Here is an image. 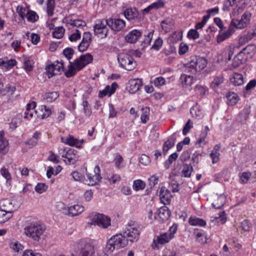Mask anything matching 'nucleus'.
Segmentation results:
<instances>
[{
  "label": "nucleus",
  "instance_id": "obj_1",
  "mask_svg": "<svg viewBox=\"0 0 256 256\" xmlns=\"http://www.w3.org/2000/svg\"><path fill=\"white\" fill-rule=\"evenodd\" d=\"M92 56L90 54H86L81 56L75 60L74 63L70 62L68 66V70L65 72V76L68 78L72 77L88 64L92 61Z\"/></svg>",
  "mask_w": 256,
  "mask_h": 256
},
{
  "label": "nucleus",
  "instance_id": "obj_2",
  "mask_svg": "<svg viewBox=\"0 0 256 256\" xmlns=\"http://www.w3.org/2000/svg\"><path fill=\"white\" fill-rule=\"evenodd\" d=\"M128 244V240L122 234H117L112 236L106 241L105 250L111 254L115 250L126 247Z\"/></svg>",
  "mask_w": 256,
  "mask_h": 256
},
{
  "label": "nucleus",
  "instance_id": "obj_3",
  "mask_svg": "<svg viewBox=\"0 0 256 256\" xmlns=\"http://www.w3.org/2000/svg\"><path fill=\"white\" fill-rule=\"evenodd\" d=\"M46 230L44 224L40 222H34L24 228V233L33 240L38 242L42 237Z\"/></svg>",
  "mask_w": 256,
  "mask_h": 256
},
{
  "label": "nucleus",
  "instance_id": "obj_4",
  "mask_svg": "<svg viewBox=\"0 0 256 256\" xmlns=\"http://www.w3.org/2000/svg\"><path fill=\"white\" fill-rule=\"evenodd\" d=\"M207 60L202 57H194L186 64L185 71L192 74L201 72L207 66Z\"/></svg>",
  "mask_w": 256,
  "mask_h": 256
},
{
  "label": "nucleus",
  "instance_id": "obj_5",
  "mask_svg": "<svg viewBox=\"0 0 256 256\" xmlns=\"http://www.w3.org/2000/svg\"><path fill=\"white\" fill-rule=\"evenodd\" d=\"M89 224L97 226L100 228H107L111 225V219L102 214L92 213L89 216Z\"/></svg>",
  "mask_w": 256,
  "mask_h": 256
},
{
  "label": "nucleus",
  "instance_id": "obj_6",
  "mask_svg": "<svg viewBox=\"0 0 256 256\" xmlns=\"http://www.w3.org/2000/svg\"><path fill=\"white\" fill-rule=\"evenodd\" d=\"M118 60L120 66L128 70H132L136 68V62L129 54L120 53L118 56Z\"/></svg>",
  "mask_w": 256,
  "mask_h": 256
},
{
  "label": "nucleus",
  "instance_id": "obj_7",
  "mask_svg": "<svg viewBox=\"0 0 256 256\" xmlns=\"http://www.w3.org/2000/svg\"><path fill=\"white\" fill-rule=\"evenodd\" d=\"M177 226L176 225H172L166 232L160 234L157 236L156 240H154L155 247L158 248V244H164L168 242L174 238Z\"/></svg>",
  "mask_w": 256,
  "mask_h": 256
},
{
  "label": "nucleus",
  "instance_id": "obj_8",
  "mask_svg": "<svg viewBox=\"0 0 256 256\" xmlns=\"http://www.w3.org/2000/svg\"><path fill=\"white\" fill-rule=\"evenodd\" d=\"M252 15L251 12L246 11L242 15L240 19H232L230 22L231 26L239 30L246 28L250 24Z\"/></svg>",
  "mask_w": 256,
  "mask_h": 256
},
{
  "label": "nucleus",
  "instance_id": "obj_9",
  "mask_svg": "<svg viewBox=\"0 0 256 256\" xmlns=\"http://www.w3.org/2000/svg\"><path fill=\"white\" fill-rule=\"evenodd\" d=\"M95 243L94 240L86 242L81 248L76 252L75 254H72L71 256H94L95 252Z\"/></svg>",
  "mask_w": 256,
  "mask_h": 256
},
{
  "label": "nucleus",
  "instance_id": "obj_10",
  "mask_svg": "<svg viewBox=\"0 0 256 256\" xmlns=\"http://www.w3.org/2000/svg\"><path fill=\"white\" fill-rule=\"evenodd\" d=\"M100 168L97 165L94 167V172L92 173H86L87 180L86 181L88 185L93 186L100 183L102 179L100 174Z\"/></svg>",
  "mask_w": 256,
  "mask_h": 256
},
{
  "label": "nucleus",
  "instance_id": "obj_11",
  "mask_svg": "<svg viewBox=\"0 0 256 256\" xmlns=\"http://www.w3.org/2000/svg\"><path fill=\"white\" fill-rule=\"evenodd\" d=\"M246 0H226L224 4V10H230L229 7L230 6H235L237 8V12L235 10L232 12L234 16H236L240 12H242L243 9V6L245 4Z\"/></svg>",
  "mask_w": 256,
  "mask_h": 256
},
{
  "label": "nucleus",
  "instance_id": "obj_12",
  "mask_svg": "<svg viewBox=\"0 0 256 256\" xmlns=\"http://www.w3.org/2000/svg\"><path fill=\"white\" fill-rule=\"evenodd\" d=\"M124 235L127 240L132 242H134L138 240L140 232L138 228L135 225H128L124 232Z\"/></svg>",
  "mask_w": 256,
  "mask_h": 256
},
{
  "label": "nucleus",
  "instance_id": "obj_13",
  "mask_svg": "<svg viewBox=\"0 0 256 256\" xmlns=\"http://www.w3.org/2000/svg\"><path fill=\"white\" fill-rule=\"evenodd\" d=\"M107 25L108 26V19L98 20L94 26L95 34L101 38L106 36L108 32Z\"/></svg>",
  "mask_w": 256,
  "mask_h": 256
},
{
  "label": "nucleus",
  "instance_id": "obj_14",
  "mask_svg": "<svg viewBox=\"0 0 256 256\" xmlns=\"http://www.w3.org/2000/svg\"><path fill=\"white\" fill-rule=\"evenodd\" d=\"M208 200L214 208H220L226 202V196L224 194H214L209 197Z\"/></svg>",
  "mask_w": 256,
  "mask_h": 256
},
{
  "label": "nucleus",
  "instance_id": "obj_15",
  "mask_svg": "<svg viewBox=\"0 0 256 256\" xmlns=\"http://www.w3.org/2000/svg\"><path fill=\"white\" fill-rule=\"evenodd\" d=\"M108 26L113 30L119 32L126 26L124 20L118 18H110L108 19Z\"/></svg>",
  "mask_w": 256,
  "mask_h": 256
},
{
  "label": "nucleus",
  "instance_id": "obj_16",
  "mask_svg": "<svg viewBox=\"0 0 256 256\" xmlns=\"http://www.w3.org/2000/svg\"><path fill=\"white\" fill-rule=\"evenodd\" d=\"M63 63H60L58 62L46 66V72L49 78L54 75L60 74L61 70H63Z\"/></svg>",
  "mask_w": 256,
  "mask_h": 256
},
{
  "label": "nucleus",
  "instance_id": "obj_17",
  "mask_svg": "<svg viewBox=\"0 0 256 256\" xmlns=\"http://www.w3.org/2000/svg\"><path fill=\"white\" fill-rule=\"evenodd\" d=\"M142 85V81L140 78H132L126 84V88L131 94L137 92Z\"/></svg>",
  "mask_w": 256,
  "mask_h": 256
},
{
  "label": "nucleus",
  "instance_id": "obj_18",
  "mask_svg": "<svg viewBox=\"0 0 256 256\" xmlns=\"http://www.w3.org/2000/svg\"><path fill=\"white\" fill-rule=\"evenodd\" d=\"M240 52L247 61L251 59L256 53V46L254 44L248 45Z\"/></svg>",
  "mask_w": 256,
  "mask_h": 256
},
{
  "label": "nucleus",
  "instance_id": "obj_19",
  "mask_svg": "<svg viewBox=\"0 0 256 256\" xmlns=\"http://www.w3.org/2000/svg\"><path fill=\"white\" fill-rule=\"evenodd\" d=\"M0 204L2 210L10 214H12L16 208L15 204L11 199L2 200L0 201Z\"/></svg>",
  "mask_w": 256,
  "mask_h": 256
},
{
  "label": "nucleus",
  "instance_id": "obj_20",
  "mask_svg": "<svg viewBox=\"0 0 256 256\" xmlns=\"http://www.w3.org/2000/svg\"><path fill=\"white\" fill-rule=\"evenodd\" d=\"M117 88V83L114 82L111 85L107 86L102 90L100 91L98 96L100 98H104L106 96H110L115 92Z\"/></svg>",
  "mask_w": 256,
  "mask_h": 256
},
{
  "label": "nucleus",
  "instance_id": "obj_21",
  "mask_svg": "<svg viewBox=\"0 0 256 256\" xmlns=\"http://www.w3.org/2000/svg\"><path fill=\"white\" fill-rule=\"evenodd\" d=\"M66 154H65V163L69 164H74L77 160V156H76V151L73 149H66Z\"/></svg>",
  "mask_w": 256,
  "mask_h": 256
},
{
  "label": "nucleus",
  "instance_id": "obj_22",
  "mask_svg": "<svg viewBox=\"0 0 256 256\" xmlns=\"http://www.w3.org/2000/svg\"><path fill=\"white\" fill-rule=\"evenodd\" d=\"M180 83L183 88H190L194 82L192 76L185 74H182L180 78Z\"/></svg>",
  "mask_w": 256,
  "mask_h": 256
},
{
  "label": "nucleus",
  "instance_id": "obj_23",
  "mask_svg": "<svg viewBox=\"0 0 256 256\" xmlns=\"http://www.w3.org/2000/svg\"><path fill=\"white\" fill-rule=\"evenodd\" d=\"M160 198L164 204H170L172 198L170 190L164 186L162 187L160 190Z\"/></svg>",
  "mask_w": 256,
  "mask_h": 256
},
{
  "label": "nucleus",
  "instance_id": "obj_24",
  "mask_svg": "<svg viewBox=\"0 0 256 256\" xmlns=\"http://www.w3.org/2000/svg\"><path fill=\"white\" fill-rule=\"evenodd\" d=\"M170 216V213L168 208L166 206H162L156 212H155L154 216V218L158 220L160 219L162 220H167Z\"/></svg>",
  "mask_w": 256,
  "mask_h": 256
},
{
  "label": "nucleus",
  "instance_id": "obj_25",
  "mask_svg": "<svg viewBox=\"0 0 256 256\" xmlns=\"http://www.w3.org/2000/svg\"><path fill=\"white\" fill-rule=\"evenodd\" d=\"M142 36V32L138 30H133L130 32L126 36V41L129 43L136 42Z\"/></svg>",
  "mask_w": 256,
  "mask_h": 256
},
{
  "label": "nucleus",
  "instance_id": "obj_26",
  "mask_svg": "<svg viewBox=\"0 0 256 256\" xmlns=\"http://www.w3.org/2000/svg\"><path fill=\"white\" fill-rule=\"evenodd\" d=\"M235 32V29L233 26H231L230 23L228 28L226 31L224 32H220L217 36V42L218 43L222 42L229 37H230Z\"/></svg>",
  "mask_w": 256,
  "mask_h": 256
},
{
  "label": "nucleus",
  "instance_id": "obj_27",
  "mask_svg": "<svg viewBox=\"0 0 256 256\" xmlns=\"http://www.w3.org/2000/svg\"><path fill=\"white\" fill-rule=\"evenodd\" d=\"M84 210V208L80 204H74L68 208V214L71 216H77Z\"/></svg>",
  "mask_w": 256,
  "mask_h": 256
},
{
  "label": "nucleus",
  "instance_id": "obj_28",
  "mask_svg": "<svg viewBox=\"0 0 256 256\" xmlns=\"http://www.w3.org/2000/svg\"><path fill=\"white\" fill-rule=\"evenodd\" d=\"M84 140L83 139L78 140L74 138L72 136H70L67 138L65 143L72 146H76L78 148H80L82 146Z\"/></svg>",
  "mask_w": 256,
  "mask_h": 256
},
{
  "label": "nucleus",
  "instance_id": "obj_29",
  "mask_svg": "<svg viewBox=\"0 0 256 256\" xmlns=\"http://www.w3.org/2000/svg\"><path fill=\"white\" fill-rule=\"evenodd\" d=\"M250 112V106L244 107L242 111L239 114L237 119L242 124H244Z\"/></svg>",
  "mask_w": 256,
  "mask_h": 256
},
{
  "label": "nucleus",
  "instance_id": "obj_30",
  "mask_svg": "<svg viewBox=\"0 0 256 256\" xmlns=\"http://www.w3.org/2000/svg\"><path fill=\"white\" fill-rule=\"evenodd\" d=\"M230 81L232 84L236 86H241L244 83L243 76L238 73L232 74L230 78Z\"/></svg>",
  "mask_w": 256,
  "mask_h": 256
},
{
  "label": "nucleus",
  "instance_id": "obj_31",
  "mask_svg": "<svg viewBox=\"0 0 256 256\" xmlns=\"http://www.w3.org/2000/svg\"><path fill=\"white\" fill-rule=\"evenodd\" d=\"M164 2L162 0H158L152 3L144 10V12H150L158 10L164 6Z\"/></svg>",
  "mask_w": 256,
  "mask_h": 256
},
{
  "label": "nucleus",
  "instance_id": "obj_32",
  "mask_svg": "<svg viewBox=\"0 0 256 256\" xmlns=\"http://www.w3.org/2000/svg\"><path fill=\"white\" fill-rule=\"evenodd\" d=\"M124 15L126 19L132 20L138 18V12L135 8H129L124 11Z\"/></svg>",
  "mask_w": 256,
  "mask_h": 256
},
{
  "label": "nucleus",
  "instance_id": "obj_33",
  "mask_svg": "<svg viewBox=\"0 0 256 256\" xmlns=\"http://www.w3.org/2000/svg\"><path fill=\"white\" fill-rule=\"evenodd\" d=\"M51 114L50 108L46 106H42L38 111V116L42 119L48 117Z\"/></svg>",
  "mask_w": 256,
  "mask_h": 256
},
{
  "label": "nucleus",
  "instance_id": "obj_34",
  "mask_svg": "<svg viewBox=\"0 0 256 256\" xmlns=\"http://www.w3.org/2000/svg\"><path fill=\"white\" fill-rule=\"evenodd\" d=\"M188 223L192 226H204L206 225V222L202 218L196 216H190L188 219Z\"/></svg>",
  "mask_w": 256,
  "mask_h": 256
},
{
  "label": "nucleus",
  "instance_id": "obj_35",
  "mask_svg": "<svg viewBox=\"0 0 256 256\" xmlns=\"http://www.w3.org/2000/svg\"><path fill=\"white\" fill-rule=\"evenodd\" d=\"M227 104L229 106H234L240 100L238 95L234 92H230L226 96Z\"/></svg>",
  "mask_w": 256,
  "mask_h": 256
},
{
  "label": "nucleus",
  "instance_id": "obj_36",
  "mask_svg": "<svg viewBox=\"0 0 256 256\" xmlns=\"http://www.w3.org/2000/svg\"><path fill=\"white\" fill-rule=\"evenodd\" d=\"M246 62V60L244 58V56L242 55V54L240 52L238 53L236 56L232 61V67L234 68H236L240 66L243 62Z\"/></svg>",
  "mask_w": 256,
  "mask_h": 256
},
{
  "label": "nucleus",
  "instance_id": "obj_37",
  "mask_svg": "<svg viewBox=\"0 0 256 256\" xmlns=\"http://www.w3.org/2000/svg\"><path fill=\"white\" fill-rule=\"evenodd\" d=\"M0 174L6 179V183L10 184L12 176L9 170L6 166H3L0 169Z\"/></svg>",
  "mask_w": 256,
  "mask_h": 256
},
{
  "label": "nucleus",
  "instance_id": "obj_38",
  "mask_svg": "<svg viewBox=\"0 0 256 256\" xmlns=\"http://www.w3.org/2000/svg\"><path fill=\"white\" fill-rule=\"evenodd\" d=\"M220 148V145H216L210 154V156L212 159V162L213 164L216 163L219 160L220 156L219 150Z\"/></svg>",
  "mask_w": 256,
  "mask_h": 256
},
{
  "label": "nucleus",
  "instance_id": "obj_39",
  "mask_svg": "<svg viewBox=\"0 0 256 256\" xmlns=\"http://www.w3.org/2000/svg\"><path fill=\"white\" fill-rule=\"evenodd\" d=\"M190 114L193 117L200 119L204 116L203 111L197 105L192 106L190 109Z\"/></svg>",
  "mask_w": 256,
  "mask_h": 256
},
{
  "label": "nucleus",
  "instance_id": "obj_40",
  "mask_svg": "<svg viewBox=\"0 0 256 256\" xmlns=\"http://www.w3.org/2000/svg\"><path fill=\"white\" fill-rule=\"evenodd\" d=\"M55 9V2L54 0H48L46 11L48 16H51L54 14Z\"/></svg>",
  "mask_w": 256,
  "mask_h": 256
},
{
  "label": "nucleus",
  "instance_id": "obj_41",
  "mask_svg": "<svg viewBox=\"0 0 256 256\" xmlns=\"http://www.w3.org/2000/svg\"><path fill=\"white\" fill-rule=\"evenodd\" d=\"M209 130H210V129L208 128V126H205L204 128V131L201 132V134H200V137L198 140L197 143L198 144H202L204 145H205L206 144L205 140L207 136Z\"/></svg>",
  "mask_w": 256,
  "mask_h": 256
},
{
  "label": "nucleus",
  "instance_id": "obj_42",
  "mask_svg": "<svg viewBox=\"0 0 256 256\" xmlns=\"http://www.w3.org/2000/svg\"><path fill=\"white\" fill-rule=\"evenodd\" d=\"M58 96V92H52L46 93L44 96V98L48 102H52L57 99Z\"/></svg>",
  "mask_w": 256,
  "mask_h": 256
},
{
  "label": "nucleus",
  "instance_id": "obj_43",
  "mask_svg": "<svg viewBox=\"0 0 256 256\" xmlns=\"http://www.w3.org/2000/svg\"><path fill=\"white\" fill-rule=\"evenodd\" d=\"M146 187V183L141 180H136L134 181L132 188L135 191L144 190Z\"/></svg>",
  "mask_w": 256,
  "mask_h": 256
},
{
  "label": "nucleus",
  "instance_id": "obj_44",
  "mask_svg": "<svg viewBox=\"0 0 256 256\" xmlns=\"http://www.w3.org/2000/svg\"><path fill=\"white\" fill-rule=\"evenodd\" d=\"M81 37V32L75 28L72 34H68V39L71 42H74L80 40Z\"/></svg>",
  "mask_w": 256,
  "mask_h": 256
},
{
  "label": "nucleus",
  "instance_id": "obj_45",
  "mask_svg": "<svg viewBox=\"0 0 256 256\" xmlns=\"http://www.w3.org/2000/svg\"><path fill=\"white\" fill-rule=\"evenodd\" d=\"M196 241L201 244L206 243L207 240L206 233L202 230L198 231L196 233Z\"/></svg>",
  "mask_w": 256,
  "mask_h": 256
},
{
  "label": "nucleus",
  "instance_id": "obj_46",
  "mask_svg": "<svg viewBox=\"0 0 256 256\" xmlns=\"http://www.w3.org/2000/svg\"><path fill=\"white\" fill-rule=\"evenodd\" d=\"M150 108L146 107L142 109V113L140 116V119L142 123H146L149 120Z\"/></svg>",
  "mask_w": 256,
  "mask_h": 256
},
{
  "label": "nucleus",
  "instance_id": "obj_47",
  "mask_svg": "<svg viewBox=\"0 0 256 256\" xmlns=\"http://www.w3.org/2000/svg\"><path fill=\"white\" fill-rule=\"evenodd\" d=\"M12 214L0 210V224L4 223L12 217Z\"/></svg>",
  "mask_w": 256,
  "mask_h": 256
},
{
  "label": "nucleus",
  "instance_id": "obj_48",
  "mask_svg": "<svg viewBox=\"0 0 256 256\" xmlns=\"http://www.w3.org/2000/svg\"><path fill=\"white\" fill-rule=\"evenodd\" d=\"M10 248L16 252H18L24 248V246L17 240H12L10 244Z\"/></svg>",
  "mask_w": 256,
  "mask_h": 256
},
{
  "label": "nucleus",
  "instance_id": "obj_49",
  "mask_svg": "<svg viewBox=\"0 0 256 256\" xmlns=\"http://www.w3.org/2000/svg\"><path fill=\"white\" fill-rule=\"evenodd\" d=\"M252 174L250 172H243L239 174L240 182L242 184L247 183L250 179Z\"/></svg>",
  "mask_w": 256,
  "mask_h": 256
},
{
  "label": "nucleus",
  "instance_id": "obj_50",
  "mask_svg": "<svg viewBox=\"0 0 256 256\" xmlns=\"http://www.w3.org/2000/svg\"><path fill=\"white\" fill-rule=\"evenodd\" d=\"M175 143V139L173 136L170 138L164 143L163 146V150L164 152H167L170 148H172Z\"/></svg>",
  "mask_w": 256,
  "mask_h": 256
},
{
  "label": "nucleus",
  "instance_id": "obj_51",
  "mask_svg": "<svg viewBox=\"0 0 256 256\" xmlns=\"http://www.w3.org/2000/svg\"><path fill=\"white\" fill-rule=\"evenodd\" d=\"M192 170L193 168L190 165L186 164L184 166L182 171V176L186 178L190 177Z\"/></svg>",
  "mask_w": 256,
  "mask_h": 256
},
{
  "label": "nucleus",
  "instance_id": "obj_52",
  "mask_svg": "<svg viewBox=\"0 0 256 256\" xmlns=\"http://www.w3.org/2000/svg\"><path fill=\"white\" fill-rule=\"evenodd\" d=\"M178 157V154L176 152L171 154L169 156L168 160H167L164 163L165 167L166 168H169L171 164L177 159Z\"/></svg>",
  "mask_w": 256,
  "mask_h": 256
},
{
  "label": "nucleus",
  "instance_id": "obj_53",
  "mask_svg": "<svg viewBox=\"0 0 256 256\" xmlns=\"http://www.w3.org/2000/svg\"><path fill=\"white\" fill-rule=\"evenodd\" d=\"M224 82V78L222 76H216L211 84V87L213 89L216 88Z\"/></svg>",
  "mask_w": 256,
  "mask_h": 256
},
{
  "label": "nucleus",
  "instance_id": "obj_54",
  "mask_svg": "<svg viewBox=\"0 0 256 256\" xmlns=\"http://www.w3.org/2000/svg\"><path fill=\"white\" fill-rule=\"evenodd\" d=\"M26 17L28 20L31 22H34L37 21L38 18V16L37 14L32 10H28Z\"/></svg>",
  "mask_w": 256,
  "mask_h": 256
},
{
  "label": "nucleus",
  "instance_id": "obj_55",
  "mask_svg": "<svg viewBox=\"0 0 256 256\" xmlns=\"http://www.w3.org/2000/svg\"><path fill=\"white\" fill-rule=\"evenodd\" d=\"M64 34V30L62 26L56 28L52 32V35L56 38H62Z\"/></svg>",
  "mask_w": 256,
  "mask_h": 256
},
{
  "label": "nucleus",
  "instance_id": "obj_56",
  "mask_svg": "<svg viewBox=\"0 0 256 256\" xmlns=\"http://www.w3.org/2000/svg\"><path fill=\"white\" fill-rule=\"evenodd\" d=\"M28 12V10L26 8H24L21 6H18L16 8V12L22 20L26 16Z\"/></svg>",
  "mask_w": 256,
  "mask_h": 256
},
{
  "label": "nucleus",
  "instance_id": "obj_57",
  "mask_svg": "<svg viewBox=\"0 0 256 256\" xmlns=\"http://www.w3.org/2000/svg\"><path fill=\"white\" fill-rule=\"evenodd\" d=\"M200 34L196 29L190 30L187 34V37L190 40H195L198 38Z\"/></svg>",
  "mask_w": 256,
  "mask_h": 256
},
{
  "label": "nucleus",
  "instance_id": "obj_58",
  "mask_svg": "<svg viewBox=\"0 0 256 256\" xmlns=\"http://www.w3.org/2000/svg\"><path fill=\"white\" fill-rule=\"evenodd\" d=\"M8 142L4 140L0 142V153L2 154H6L8 152Z\"/></svg>",
  "mask_w": 256,
  "mask_h": 256
},
{
  "label": "nucleus",
  "instance_id": "obj_59",
  "mask_svg": "<svg viewBox=\"0 0 256 256\" xmlns=\"http://www.w3.org/2000/svg\"><path fill=\"white\" fill-rule=\"evenodd\" d=\"M166 84V81L162 76L157 77L154 80V86L158 88L165 85Z\"/></svg>",
  "mask_w": 256,
  "mask_h": 256
},
{
  "label": "nucleus",
  "instance_id": "obj_60",
  "mask_svg": "<svg viewBox=\"0 0 256 256\" xmlns=\"http://www.w3.org/2000/svg\"><path fill=\"white\" fill-rule=\"evenodd\" d=\"M35 190L38 194H41L48 189V186L44 183H38L35 186Z\"/></svg>",
  "mask_w": 256,
  "mask_h": 256
},
{
  "label": "nucleus",
  "instance_id": "obj_61",
  "mask_svg": "<svg viewBox=\"0 0 256 256\" xmlns=\"http://www.w3.org/2000/svg\"><path fill=\"white\" fill-rule=\"evenodd\" d=\"M34 62L30 60H26L24 62V68L27 72H30L34 68Z\"/></svg>",
  "mask_w": 256,
  "mask_h": 256
},
{
  "label": "nucleus",
  "instance_id": "obj_62",
  "mask_svg": "<svg viewBox=\"0 0 256 256\" xmlns=\"http://www.w3.org/2000/svg\"><path fill=\"white\" fill-rule=\"evenodd\" d=\"M92 40V36L90 32H84L82 35V42L90 46Z\"/></svg>",
  "mask_w": 256,
  "mask_h": 256
},
{
  "label": "nucleus",
  "instance_id": "obj_63",
  "mask_svg": "<svg viewBox=\"0 0 256 256\" xmlns=\"http://www.w3.org/2000/svg\"><path fill=\"white\" fill-rule=\"evenodd\" d=\"M94 192L92 190H86L84 194L83 198L85 202H90L93 198Z\"/></svg>",
  "mask_w": 256,
  "mask_h": 256
},
{
  "label": "nucleus",
  "instance_id": "obj_64",
  "mask_svg": "<svg viewBox=\"0 0 256 256\" xmlns=\"http://www.w3.org/2000/svg\"><path fill=\"white\" fill-rule=\"evenodd\" d=\"M22 256H42V254L32 250H26L24 252Z\"/></svg>",
  "mask_w": 256,
  "mask_h": 256
}]
</instances>
